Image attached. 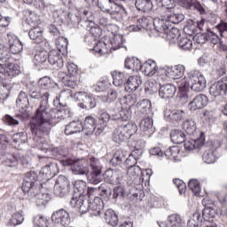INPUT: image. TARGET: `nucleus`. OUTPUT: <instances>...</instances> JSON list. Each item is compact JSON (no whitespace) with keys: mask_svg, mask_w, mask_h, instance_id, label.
<instances>
[{"mask_svg":"<svg viewBox=\"0 0 227 227\" xmlns=\"http://www.w3.org/2000/svg\"><path fill=\"white\" fill-rule=\"evenodd\" d=\"M30 98H35L39 100L41 98L40 106L37 108L35 116L32 117L30 129L31 131L37 136V137H45L51 134V129L52 126L49 120L51 118H60L65 120L70 117V112L67 109L52 110L49 114V98H51V92L47 90H38L36 89L29 90Z\"/></svg>","mask_w":227,"mask_h":227,"instance_id":"obj_1","label":"nucleus"},{"mask_svg":"<svg viewBox=\"0 0 227 227\" xmlns=\"http://www.w3.org/2000/svg\"><path fill=\"white\" fill-rule=\"evenodd\" d=\"M189 86H191L192 91H203V90L207 88V79H205V75L198 70H192L188 73L186 78L178 82L179 98L182 104L189 102V95L187 94Z\"/></svg>","mask_w":227,"mask_h":227,"instance_id":"obj_2","label":"nucleus"},{"mask_svg":"<svg viewBox=\"0 0 227 227\" xmlns=\"http://www.w3.org/2000/svg\"><path fill=\"white\" fill-rule=\"evenodd\" d=\"M20 74V66L17 63L12 62V53H6L2 58V75L4 76L2 81H7V82H3V100H6L10 97V90H12V84L10 81Z\"/></svg>","mask_w":227,"mask_h":227,"instance_id":"obj_3","label":"nucleus"},{"mask_svg":"<svg viewBox=\"0 0 227 227\" xmlns=\"http://www.w3.org/2000/svg\"><path fill=\"white\" fill-rule=\"evenodd\" d=\"M124 43L125 40H123V35L116 34L112 35L110 40L111 46H107V43L103 41H98V43L93 47L92 51L95 54H98V56H106V54H109L111 51H118V49H121Z\"/></svg>","mask_w":227,"mask_h":227,"instance_id":"obj_4","label":"nucleus"},{"mask_svg":"<svg viewBox=\"0 0 227 227\" xmlns=\"http://www.w3.org/2000/svg\"><path fill=\"white\" fill-rule=\"evenodd\" d=\"M61 95L73 97L82 109H86L87 111H90V109H94V107H97V101L95 100V98L88 94V92H84V91L75 92L73 96L72 90H67L62 91Z\"/></svg>","mask_w":227,"mask_h":227,"instance_id":"obj_5","label":"nucleus"},{"mask_svg":"<svg viewBox=\"0 0 227 227\" xmlns=\"http://www.w3.org/2000/svg\"><path fill=\"white\" fill-rule=\"evenodd\" d=\"M137 132V125L134 122H128L117 127L113 134V139L115 143H123L127 139H130L134 134Z\"/></svg>","mask_w":227,"mask_h":227,"instance_id":"obj_6","label":"nucleus"},{"mask_svg":"<svg viewBox=\"0 0 227 227\" xmlns=\"http://www.w3.org/2000/svg\"><path fill=\"white\" fill-rule=\"evenodd\" d=\"M89 166L91 169L88 176L90 184H94V185L100 184L102 182V165L100 164V160L91 157L89 160Z\"/></svg>","mask_w":227,"mask_h":227,"instance_id":"obj_7","label":"nucleus"},{"mask_svg":"<svg viewBox=\"0 0 227 227\" xmlns=\"http://www.w3.org/2000/svg\"><path fill=\"white\" fill-rule=\"evenodd\" d=\"M59 162L62 166H72L71 169L74 175H88L90 173L88 164L84 162V160L75 161L72 159H64Z\"/></svg>","mask_w":227,"mask_h":227,"instance_id":"obj_8","label":"nucleus"},{"mask_svg":"<svg viewBox=\"0 0 227 227\" xmlns=\"http://www.w3.org/2000/svg\"><path fill=\"white\" fill-rule=\"evenodd\" d=\"M161 75H164L166 79H182L185 75V66L178 64L172 67H164L160 70Z\"/></svg>","mask_w":227,"mask_h":227,"instance_id":"obj_9","label":"nucleus"},{"mask_svg":"<svg viewBox=\"0 0 227 227\" xmlns=\"http://www.w3.org/2000/svg\"><path fill=\"white\" fill-rule=\"evenodd\" d=\"M3 43L4 45H8L9 51L12 54H20V52H22V50L24 49L20 39H19V37H17V35L12 33H9L6 35V36L3 40Z\"/></svg>","mask_w":227,"mask_h":227,"instance_id":"obj_10","label":"nucleus"},{"mask_svg":"<svg viewBox=\"0 0 227 227\" xmlns=\"http://www.w3.org/2000/svg\"><path fill=\"white\" fill-rule=\"evenodd\" d=\"M68 192H70V182L65 176H59L54 186L55 196L64 198Z\"/></svg>","mask_w":227,"mask_h":227,"instance_id":"obj_11","label":"nucleus"},{"mask_svg":"<svg viewBox=\"0 0 227 227\" xmlns=\"http://www.w3.org/2000/svg\"><path fill=\"white\" fill-rule=\"evenodd\" d=\"M51 222L57 226H69L71 223L70 214L65 209H59L52 213Z\"/></svg>","mask_w":227,"mask_h":227,"instance_id":"obj_12","label":"nucleus"},{"mask_svg":"<svg viewBox=\"0 0 227 227\" xmlns=\"http://www.w3.org/2000/svg\"><path fill=\"white\" fill-rule=\"evenodd\" d=\"M53 17L59 19L60 22H67V24H79V17L64 11L63 9H59L53 12Z\"/></svg>","mask_w":227,"mask_h":227,"instance_id":"obj_13","label":"nucleus"},{"mask_svg":"<svg viewBox=\"0 0 227 227\" xmlns=\"http://www.w3.org/2000/svg\"><path fill=\"white\" fill-rule=\"evenodd\" d=\"M209 93L212 97H221L227 93V76L221 78L218 82H215L209 89Z\"/></svg>","mask_w":227,"mask_h":227,"instance_id":"obj_14","label":"nucleus"},{"mask_svg":"<svg viewBox=\"0 0 227 227\" xmlns=\"http://www.w3.org/2000/svg\"><path fill=\"white\" fill-rule=\"evenodd\" d=\"M157 67V62L153 59L146 60L143 65L140 66V71L142 74H145L147 77H153L155 74H162Z\"/></svg>","mask_w":227,"mask_h":227,"instance_id":"obj_15","label":"nucleus"},{"mask_svg":"<svg viewBox=\"0 0 227 227\" xmlns=\"http://www.w3.org/2000/svg\"><path fill=\"white\" fill-rule=\"evenodd\" d=\"M133 22H137V25H134ZM130 25L127 27L128 31L137 33V31H141V29H148L149 26H152V20L148 18H141V19H132L130 20Z\"/></svg>","mask_w":227,"mask_h":227,"instance_id":"obj_16","label":"nucleus"},{"mask_svg":"<svg viewBox=\"0 0 227 227\" xmlns=\"http://www.w3.org/2000/svg\"><path fill=\"white\" fill-rule=\"evenodd\" d=\"M87 31L90 33V35L85 37V42L90 43V40L98 38L102 35V28L92 20H85Z\"/></svg>","mask_w":227,"mask_h":227,"instance_id":"obj_17","label":"nucleus"},{"mask_svg":"<svg viewBox=\"0 0 227 227\" xmlns=\"http://www.w3.org/2000/svg\"><path fill=\"white\" fill-rule=\"evenodd\" d=\"M90 215H100V212H102V208H104V202L102 199L99 197H95L94 200H89L88 207H87Z\"/></svg>","mask_w":227,"mask_h":227,"instance_id":"obj_18","label":"nucleus"},{"mask_svg":"<svg viewBox=\"0 0 227 227\" xmlns=\"http://www.w3.org/2000/svg\"><path fill=\"white\" fill-rule=\"evenodd\" d=\"M116 1H125V0H108L111 9H101L102 12H109L112 19L115 20H121V13H123V9Z\"/></svg>","mask_w":227,"mask_h":227,"instance_id":"obj_19","label":"nucleus"},{"mask_svg":"<svg viewBox=\"0 0 227 227\" xmlns=\"http://www.w3.org/2000/svg\"><path fill=\"white\" fill-rule=\"evenodd\" d=\"M104 178L108 184H112L113 185H118V184L121 183V178H123V175L120 170L108 169L105 172Z\"/></svg>","mask_w":227,"mask_h":227,"instance_id":"obj_20","label":"nucleus"},{"mask_svg":"<svg viewBox=\"0 0 227 227\" xmlns=\"http://www.w3.org/2000/svg\"><path fill=\"white\" fill-rule=\"evenodd\" d=\"M48 62L56 70L63 68V58H61V52L58 50H52L48 53Z\"/></svg>","mask_w":227,"mask_h":227,"instance_id":"obj_21","label":"nucleus"},{"mask_svg":"<svg viewBox=\"0 0 227 227\" xmlns=\"http://www.w3.org/2000/svg\"><path fill=\"white\" fill-rule=\"evenodd\" d=\"M184 150L186 152H192L196 148H201L205 145V133H200V137L197 139L192 138L191 140H184Z\"/></svg>","mask_w":227,"mask_h":227,"instance_id":"obj_22","label":"nucleus"},{"mask_svg":"<svg viewBox=\"0 0 227 227\" xmlns=\"http://www.w3.org/2000/svg\"><path fill=\"white\" fill-rule=\"evenodd\" d=\"M207 104H208L207 96L200 94L188 104V109H190V111H198V109H203Z\"/></svg>","mask_w":227,"mask_h":227,"instance_id":"obj_23","label":"nucleus"},{"mask_svg":"<svg viewBox=\"0 0 227 227\" xmlns=\"http://www.w3.org/2000/svg\"><path fill=\"white\" fill-rule=\"evenodd\" d=\"M70 205L79 210L81 214H86L88 212V206L84 205V196L82 195L74 193Z\"/></svg>","mask_w":227,"mask_h":227,"instance_id":"obj_24","label":"nucleus"},{"mask_svg":"<svg viewBox=\"0 0 227 227\" xmlns=\"http://www.w3.org/2000/svg\"><path fill=\"white\" fill-rule=\"evenodd\" d=\"M98 129V125H97V120L95 117L87 116L84 121V125H82V131L85 136H92L95 130L97 131Z\"/></svg>","mask_w":227,"mask_h":227,"instance_id":"obj_25","label":"nucleus"},{"mask_svg":"<svg viewBox=\"0 0 227 227\" xmlns=\"http://www.w3.org/2000/svg\"><path fill=\"white\" fill-rule=\"evenodd\" d=\"M183 129L188 136H192L194 137H200L203 132H200L198 129V127L196 126V121L192 119H187L186 121H184L183 123Z\"/></svg>","mask_w":227,"mask_h":227,"instance_id":"obj_26","label":"nucleus"},{"mask_svg":"<svg viewBox=\"0 0 227 227\" xmlns=\"http://www.w3.org/2000/svg\"><path fill=\"white\" fill-rule=\"evenodd\" d=\"M187 116V112L184 110H165L164 117L169 121H182Z\"/></svg>","mask_w":227,"mask_h":227,"instance_id":"obj_27","label":"nucleus"},{"mask_svg":"<svg viewBox=\"0 0 227 227\" xmlns=\"http://www.w3.org/2000/svg\"><path fill=\"white\" fill-rule=\"evenodd\" d=\"M175 93H176V87L173 84H165L160 87L159 95L160 98L169 99L175 97Z\"/></svg>","mask_w":227,"mask_h":227,"instance_id":"obj_28","label":"nucleus"},{"mask_svg":"<svg viewBox=\"0 0 227 227\" xmlns=\"http://www.w3.org/2000/svg\"><path fill=\"white\" fill-rule=\"evenodd\" d=\"M58 173H59V167H58V163L56 162H51L40 171V175H43V178H51V176H54L58 175Z\"/></svg>","mask_w":227,"mask_h":227,"instance_id":"obj_29","label":"nucleus"},{"mask_svg":"<svg viewBox=\"0 0 227 227\" xmlns=\"http://www.w3.org/2000/svg\"><path fill=\"white\" fill-rule=\"evenodd\" d=\"M164 17L168 24H180L185 19L184 14L176 12L175 9L167 11Z\"/></svg>","mask_w":227,"mask_h":227,"instance_id":"obj_30","label":"nucleus"},{"mask_svg":"<svg viewBox=\"0 0 227 227\" xmlns=\"http://www.w3.org/2000/svg\"><path fill=\"white\" fill-rule=\"evenodd\" d=\"M143 84L141 77L139 76H130L127 81V85L125 86V91L129 93L136 91Z\"/></svg>","mask_w":227,"mask_h":227,"instance_id":"obj_31","label":"nucleus"},{"mask_svg":"<svg viewBox=\"0 0 227 227\" xmlns=\"http://www.w3.org/2000/svg\"><path fill=\"white\" fill-rule=\"evenodd\" d=\"M137 108L141 114H145V116H152V114H153L152 112V102L148 99L139 101L137 104Z\"/></svg>","mask_w":227,"mask_h":227,"instance_id":"obj_32","label":"nucleus"},{"mask_svg":"<svg viewBox=\"0 0 227 227\" xmlns=\"http://www.w3.org/2000/svg\"><path fill=\"white\" fill-rule=\"evenodd\" d=\"M82 122L81 121H73L66 126L65 134L66 136H72V134H77V132H82Z\"/></svg>","mask_w":227,"mask_h":227,"instance_id":"obj_33","label":"nucleus"},{"mask_svg":"<svg viewBox=\"0 0 227 227\" xmlns=\"http://www.w3.org/2000/svg\"><path fill=\"white\" fill-rule=\"evenodd\" d=\"M132 112H130L129 108H123V106H121L118 113L112 114V120L114 121H117L118 120H121V121H129Z\"/></svg>","mask_w":227,"mask_h":227,"instance_id":"obj_34","label":"nucleus"},{"mask_svg":"<svg viewBox=\"0 0 227 227\" xmlns=\"http://www.w3.org/2000/svg\"><path fill=\"white\" fill-rule=\"evenodd\" d=\"M59 79L67 86V88H75L77 86V77L75 75H67V73H59Z\"/></svg>","mask_w":227,"mask_h":227,"instance_id":"obj_35","label":"nucleus"},{"mask_svg":"<svg viewBox=\"0 0 227 227\" xmlns=\"http://www.w3.org/2000/svg\"><path fill=\"white\" fill-rule=\"evenodd\" d=\"M124 67L129 72H139L141 70V60L136 58H128L125 59Z\"/></svg>","mask_w":227,"mask_h":227,"instance_id":"obj_36","label":"nucleus"},{"mask_svg":"<svg viewBox=\"0 0 227 227\" xmlns=\"http://www.w3.org/2000/svg\"><path fill=\"white\" fill-rule=\"evenodd\" d=\"M153 27L155 31H157V33H166L168 31L169 29V23H168L166 18L164 17V19L160 18H156L153 20Z\"/></svg>","mask_w":227,"mask_h":227,"instance_id":"obj_37","label":"nucleus"},{"mask_svg":"<svg viewBox=\"0 0 227 227\" xmlns=\"http://www.w3.org/2000/svg\"><path fill=\"white\" fill-rule=\"evenodd\" d=\"M113 119V115H109V114L103 112L99 115V121H102L101 124H98V129L95 132L96 136H100L102 132H104V129L107 127V123L109 122V120Z\"/></svg>","mask_w":227,"mask_h":227,"instance_id":"obj_38","label":"nucleus"},{"mask_svg":"<svg viewBox=\"0 0 227 227\" xmlns=\"http://www.w3.org/2000/svg\"><path fill=\"white\" fill-rule=\"evenodd\" d=\"M137 102V97L135 94H129L128 96H124L121 99V106L122 109H129Z\"/></svg>","mask_w":227,"mask_h":227,"instance_id":"obj_39","label":"nucleus"},{"mask_svg":"<svg viewBox=\"0 0 227 227\" xmlns=\"http://www.w3.org/2000/svg\"><path fill=\"white\" fill-rule=\"evenodd\" d=\"M164 155L165 157H167V159H169L170 160H175V162H178L181 157L180 147L176 145L172 146L164 153Z\"/></svg>","mask_w":227,"mask_h":227,"instance_id":"obj_40","label":"nucleus"},{"mask_svg":"<svg viewBox=\"0 0 227 227\" xmlns=\"http://www.w3.org/2000/svg\"><path fill=\"white\" fill-rule=\"evenodd\" d=\"M19 159L10 153L2 154V164L8 166L9 168H13L17 166Z\"/></svg>","mask_w":227,"mask_h":227,"instance_id":"obj_41","label":"nucleus"},{"mask_svg":"<svg viewBox=\"0 0 227 227\" xmlns=\"http://www.w3.org/2000/svg\"><path fill=\"white\" fill-rule=\"evenodd\" d=\"M31 196L35 198V204L37 207H45L51 200L49 193H40L39 192H35V193Z\"/></svg>","mask_w":227,"mask_h":227,"instance_id":"obj_42","label":"nucleus"},{"mask_svg":"<svg viewBox=\"0 0 227 227\" xmlns=\"http://www.w3.org/2000/svg\"><path fill=\"white\" fill-rule=\"evenodd\" d=\"M111 74L114 79V85L116 87L125 85V82H127V75L125 74L120 71H114Z\"/></svg>","mask_w":227,"mask_h":227,"instance_id":"obj_43","label":"nucleus"},{"mask_svg":"<svg viewBox=\"0 0 227 227\" xmlns=\"http://www.w3.org/2000/svg\"><path fill=\"white\" fill-rule=\"evenodd\" d=\"M42 28L40 27H32L28 32V36L31 40H35V43H42L43 36H42Z\"/></svg>","mask_w":227,"mask_h":227,"instance_id":"obj_44","label":"nucleus"},{"mask_svg":"<svg viewBox=\"0 0 227 227\" xmlns=\"http://www.w3.org/2000/svg\"><path fill=\"white\" fill-rule=\"evenodd\" d=\"M49 58V52L47 51L43 50L41 51H37L34 56V64L35 67H42L45 61H47Z\"/></svg>","mask_w":227,"mask_h":227,"instance_id":"obj_45","label":"nucleus"},{"mask_svg":"<svg viewBox=\"0 0 227 227\" xmlns=\"http://www.w3.org/2000/svg\"><path fill=\"white\" fill-rule=\"evenodd\" d=\"M21 189L23 192H27L30 196H32V194H36V192H40V186H38V184H33V183L27 181H23Z\"/></svg>","mask_w":227,"mask_h":227,"instance_id":"obj_46","label":"nucleus"},{"mask_svg":"<svg viewBox=\"0 0 227 227\" xmlns=\"http://www.w3.org/2000/svg\"><path fill=\"white\" fill-rule=\"evenodd\" d=\"M105 221L110 226H118V215L113 209H108L105 213Z\"/></svg>","mask_w":227,"mask_h":227,"instance_id":"obj_47","label":"nucleus"},{"mask_svg":"<svg viewBox=\"0 0 227 227\" xmlns=\"http://www.w3.org/2000/svg\"><path fill=\"white\" fill-rule=\"evenodd\" d=\"M135 6L138 12H150L153 8L152 0H136Z\"/></svg>","mask_w":227,"mask_h":227,"instance_id":"obj_48","label":"nucleus"},{"mask_svg":"<svg viewBox=\"0 0 227 227\" xmlns=\"http://www.w3.org/2000/svg\"><path fill=\"white\" fill-rule=\"evenodd\" d=\"M170 139L176 145H182L185 141V134L180 129H173L170 132Z\"/></svg>","mask_w":227,"mask_h":227,"instance_id":"obj_49","label":"nucleus"},{"mask_svg":"<svg viewBox=\"0 0 227 227\" xmlns=\"http://www.w3.org/2000/svg\"><path fill=\"white\" fill-rule=\"evenodd\" d=\"M32 134H34V136H35V140L37 141L36 146L39 150H41L42 152H45V153L51 152V145H49V144L47 142H44L43 140H38V139H45V137H49V133H48V135H46L44 137H38L33 131H32Z\"/></svg>","mask_w":227,"mask_h":227,"instance_id":"obj_50","label":"nucleus"},{"mask_svg":"<svg viewBox=\"0 0 227 227\" xmlns=\"http://www.w3.org/2000/svg\"><path fill=\"white\" fill-rule=\"evenodd\" d=\"M167 35V40L169 41V43H176L180 40V30L176 27H172L170 30L165 33Z\"/></svg>","mask_w":227,"mask_h":227,"instance_id":"obj_51","label":"nucleus"},{"mask_svg":"<svg viewBox=\"0 0 227 227\" xmlns=\"http://www.w3.org/2000/svg\"><path fill=\"white\" fill-rule=\"evenodd\" d=\"M55 45L58 49L59 52H67V49H68V39L59 35V38L56 39L55 41Z\"/></svg>","mask_w":227,"mask_h":227,"instance_id":"obj_52","label":"nucleus"},{"mask_svg":"<svg viewBox=\"0 0 227 227\" xmlns=\"http://www.w3.org/2000/svg\"><path fill=\"white\" fill-rule=\"evenodd\" d=\"M147 116L140 121L139 128L142 132H150V129L153 128V119Z\"/></svg>","mask_w":227,"mask_h":227,"instance_id":"obj_53","label":"nucleus"},{"mask_svg":"<svg viewBox=\"0 0 227 227\" xmlns=\"http://www.w3.org/2000/svg\"><path fill=\"white\" fill-rule=\"evenodd\" d=\"M184 6L187 9L195 8L200 12V13H205V7H203V5H201L197 0H185L184 2Z\"/></svg>","mask_w":227,"mask_h":227,"instance_id":"obj_54","label":"nucleus"},{"mask_svg":"<svg viewBox=\"0 0 227 227\" xmlns=\"http://www.w3.org/2000/svg\"><path fill=\"white\" fill-rule=\"evenodd\" d=\"M74 194H78V196H84L86 194V182L82 180H77L74 184Z\"/></svg>","mask_w":227,"mask_h":227,"instance_id":"obj_55","label":"nucleus"},{"mask_svg":"<svg viewBox=\"0 0 227 227\" xmlns=\"http://www.w3.org/2000/svg\"><path fill=\"white\" fill-rule=\"evenodd\" d=\"M27 24L31 26V27H38L41 24L40 16L35 12H30L27 17Z\"/></svg>","mask_w":227,"mask_h":227,"instance_id":"obj_56","label":"nucleus"},{"mask_svg":"<svg viewBox=\"0 0 227 227\" xmlns=\"http://www.w3.org/2000/svg\"><path fill=\"white\" fill-rule=\"evenodd\" d=\"M177 45L183 51H192V40L189 39V37H180L177 41Z\"/></svg>","mask_w":227,"mask_h":227,"instance_id":"obj_57","label":"nucleus"},{"mask_svg":"<svg viewBox=\"0 0 227 227\" xmlns=\"http://www.w3.org/2000/svg\"><path fill=\"white\" fill-rule=\"evenodd\" d=\"M38 84L44 90H48L46 91H49L51 93V97L52 96V90H51V88L54 86V83L52 82V80H51V77L44 76L41 78L38 82Z\"/></svg>","mask_w":227,"mask_h":227,"instance_id":"obj_58","label":"nucleus"},{"mask_svg":"<svg viewBox=\"0 0 227 227\" xmlns=\"http://www.w3.org/2000/svg\"><path fill=\"white\" fill-rule=\"evenodd\" d=\"M168 223L171 227H184V223L182 217L178 215H171L168 218Z\"/></svg>","mask_w":227,"mask_h":227,"instance_id":"obj_59","label":"nucleus"},{"mask_svg":"<svg viewBox=\"0 0 227 227\" xmlns=\"http://www.w3.org/2000/svg\"><path fill=\"white\" fill-rule=\"evenodd\" d=\"M24 223V215L20 212L14 213L8 222L9 226H19Z\"/></svg>","mask_w":227,"mask_h":227,"instance_id":"obj_60","label":"nucleus"},{"mask_svg":"<svg viewBox=\"0 0 227 227\" xmlns=\"http://www.w3.org/2000/svg\"><path fill=\"white\" fill-rule=\"evenodd\" d=\"M16 104L18 107H21V109H27V106H29V99H27V96L26 92L21 91L16 100Z\"/></svg>","mask_w":227,"mask_h":227,"instance_id":"obj_61","label":"nucleus"},{"mask_svg":"<svg viewBox=\"0 0 227 227\" xmlns=\"http://www.w3.org/2000/svg\"><path fill=\"white\" fill-rule=\"evenodd\" d=\"M188 187L195 196H201V186H200V182L198 180H190V182L188 183Z\"/></svg>","mask_w":227,"mask_h":227,"instance_id":"obj_62","label":"nucleus"},{"mask_svg":"<svg viewBox=\"0 0 227 227\" xmlns=\"http://www.w3.org/2000/svg\"><path fill=\"white\" fill-rule=\"evenodd\" d=\"M128 175L130 176V178H139V176H145V173H143L141 168L136 165L128 168Z\"/></svg>","mask_w":227,"mask_h":227,"instance_id":"obj_63","label":"nucleus"},{"mask_svg":"<svg viewBox=\"0 0 227 227\" xmlns=\"http://www.w3.org/2000/svg\"><path fill=\"white\" fill-rule=\"evenodd\" d=\"M33 223L35 226L47 227L49 224V220L43 215H37L33 218Z\"/></svg>","mask_w":227,"mask_h":227,"instance_id":"obj_64","label":"nucleus"}]
</instances>
